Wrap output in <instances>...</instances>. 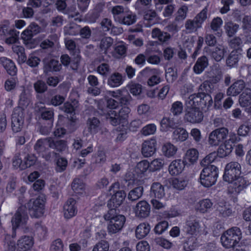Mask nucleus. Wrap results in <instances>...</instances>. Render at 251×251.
<instances>
[{"mask_svg": "<svg viewBox=\"0 0 251 251\" xmlns=\"http://www.w3.org/2000/svg\"><path fill=\"white\" fill-rule=\"evenodd\" d=\"M28 220V215L26 207L25 205L20 206L11 219L12 235L7 234L5 237L4 245L7 249L6 251H15V241L13 238L16 236L15 230L16 229L25 227Z\"/></svg>", "mask_w": 251, "mask_h": 251, "instance_id": "1", "label": "nucleus"}, {"mask_svg": "<svg viewBox=\"0 0 251 251\" xmlns=\"http://www.w3.org/2000/svg\"><path fill=\"white\" fill-rule=\"evenodd\" d=\"M241 238L242 233L240 229L235 226L223 233L221 237V241L225 248L229 249L239 244Z\"/></svg>", "mask_w": 251, "mask_h": 251, "instance_id": "2", "label": "nucleus"}, {"mask_svg": "<svg viewBox=\"0 0 251 251\" xmlns=\"http://www.w3.org/2000/svg\"><path fill=\"white\" fill-rule=\"evenodd\" d=\"M218 169L215 165H209L201 171L200 182L204 186L209 187L215 184L218 177Z\"/></svg>", "mask_w": 251, "mask_h": 251, "instance_id": "3", "label": "nucleus"}, {"mask_svg": "<svg viewBox=\"0 0 251 251\" xmlns=\"http://www.w3.org/2000/svg\"><path fill=\"white\" fill-rule=\"evenodd\" d=\"M44 197L40 196L36 200L31 199L27 203L26 208H28L31 216L39 218L44 213L45 201Z\"/></svg>", "mask_w": 251, "mask_h": 251, "instance_id": "4", "label": "nucleus"}, {"mask_svg": "<svg viewBox=\"0 0 251 251\" xmlns=\"http://www.w3.org/2000/svg\"><path fill=\"white\" fill-rule=\"evenodd\" d=\"M241 165L237 162H231L226 164L223 175V179L226 182L233 181L241 173Z\"/></svg>", "mask_w": 251, "mask_h": 251, "instance_id": "5", "label": "nucleus"}, {"mask_svg": "<svg viewBox=\"0 0 251 251\" xmlns=\"http://www.w3.org/2000/svg\"><path fill=\"white\" fill-rule=\"evenodd\" d=\"M19 32L15 29L9 28V23L5 22L0 26V36L6 37L5 42L7 44L16 43L19 39Z\"/></svg>", "mask_w": 251, "mask_h": 251, "instance_id": "6", "label": "nucleus"}, {"mask_svg": "<svg viewBox=\"0 0 251 251\" xmlns=\"http://www.w3.org/2000/svg\"><path fill=\"white\" fill-rule=\"evenodd\" d=\"M228 131L225 127H221L212 131L209 135L208 142L212 146H218L223 142L227 137Z\"/></svg>", "mask_w": 251, "mask_h": 251, "instance_id": "7", "label": "nucleus"}, {"mask_svg": "<svg viewBox=\"0 0 251 251\" xmlns=\"http://www.w3.org/2000/svg\"><path fill=\"white\" fill-rule=\"evenodd\" d=\"M126 221V218L124 215H119L117 218L109 221L107 226L108 234L112 235L120 232L122 230Z\"/></svg>", "mask_w": 251, "mask_h": 251, "instance_id": "8", "label": "nucleus"}, {"mask_svg": "<svg viewBox=\"0 0 251 251\" xmlns=\"http://www.w3.org/2000/svg\"><path fill=\"white\" fill-rule=\"evenodd\" d=\"M187 107L184 117L185 121L192 124L200 123L202 121L203 114L199 108Z\"/></svg>", "mask_w": 251, "mask_h": 251, "instance_id": "9", "label": "nucleus"}, {"mask_svg": "<svg viewBox=\"0 0 251 251\" xmlns=\"http://www.w3.org/2000/svg\"><path fill=\"white\" fill-rule=\"evenodd\" d=\"M200 228V220L197 216L191 215L187 218L184 228L187 234H196L199 232Z\"/></svg>", "mask_w": 251, "mask_h": 251, "instance_id": "10", "label": "nucleus"}, {"mask_svg": "<svg viewBox=\"0 0 251 251\" xmlns=\"http://www.w3.org/2000/svg\"><path fill=\"white\" fill-rule=\"evenodd\" d=\"M73 57L71 58L68 54H63L60 56L61 65L68 67L71 64V67L74 70H76L78 68L79 63L81 59V56L78 53H74L72 55Z\"/></svg>", "mask_w": 251, "mask_h": 251, "instance_id": "11", "label": "nucleus"}, {"mask_svg": "<svg viewBox=\"0 0 251 251\" xmlns=\"http://www.w3.org/2000/svg\"><path fill=\"white\" fill-rule=\"evenodd\" d=\"M228 182L230 183L229 188L231 189V193L237 194L239 193L250 184L249 181L245 177L240 176L234 179L233 181Z\"/></svg>", "mask_w": 251, "mask_h": 251, "instance_id": "12", "label": "nucleus"}, {"mask_svg": "<svg viewBox=\"0 0 251 251\" xmlns=\"http://www.w3.org/2000/svg\"><path fill=\"white\" fill-rule=\"evenodd\" d=\"M135 215L139 218L148 217L151 212V206L146 201H139L134 209Z\"/></svg>", "mask_w": 251, "mask_h": 251, "instance_id": "13", "label": "nucleus"}, {"mask_svg": "<svg viewBox=\"0 0 251 251\" xmlns=\"http://www.w3.org/2000/svg\"><path fill=\"white\" fill-rule=\"evenodd\" d=\"M242 49L232 50L226 59V65L230 68H237L238 62L242 57Z\"/></svg>", "mask_w": 251, "mask_h": 251, "instance_id": "14", "label": "nucleus"}, {"mask_svg": "<svg viewBox=\"0 0 251 251\" xmlns=\"http://www.w3.org/2000/svg\"><path fill=\"white\" fill-rule=\"evenodd\" d=\"M156 142L151 139L144 141L142 145L141 152L145 157H149L153 155L156 151Z\"/></svg>", "mask_w": 251, "mask_h": 251, "instance_id": "15", "label": "nucleus"}, {"mask_svg": "<svg viewBox=\"0 0 251 251\" xmlns=\"http://www.w3.org/2000/svg\"><path fill=\"white\" fill-rule=\"evenodd\" d=\"M33 245V238L30 236H22L17 242V246L15 245V251H26L30 249Z\"/></svg>", "mask_w": 251, "mask_h": 251, "instance_id": "16", "label": "nucleus"}, {"mask_svg": "<svg viewBox=\"0 0 251 251\" xmlns=\"http://www.w3.org/2000/svg\"><path fill=\"white\" fill-rule=\"evenodd\" d=\"M41 27L35 23H31L27 28L22 33V38L24 40L29 41L34 35L40 33Z\"/></svg>", "mask_w": 251, "mask_h": 251, "instance_id": "17", "label": "nucleus"}, {"mask_svg": "<svg viewBox=\"0 0 251 251\" xmlns=\"http://www.w3.org/2000/svg\"><path fill=\"white\" fill-rule=\"evenodd\" d=\"M126 197V194L123 190L117 191L114 194L111 199L108 201L107 206L110 207H118L123 202Z\"/></svg>", "mask_w": 251, "mask_h": 251, "instance_id": "18", "label": "nucleus"}, {"mask_svg": "<svg viewBox=\"0 0 251 251\" xmlns=\"http://www.w3.org/2000/svg\"><path fill=\"white\" fill-rule=\"evenodd\" d=\"M246 88V83L243 79L235 81L226 91V94L229 96H236Z\"/></svg>", "mask_w": 251, "mask_h": 251, "instance_id": "19", "label": "nucleus"}, {"mask_svg": "<svg viewBox=\"0 0 251 251\" xmlns=\"http://www.w3.org/2000/svg\"><path fill=\"white\" fill-rule=\"evenodd\" d=\"M75 203L76 201L73 198H70L65 203L63 208L64 215L66 219H70L76 214Z\"/></svg>", "mask_w": 251, "mask_h": 251, "instance_id": "20", "label": "nucleus"}, {"mask_svg": "<svg viewBox=\"0 0 251 251\" xmlns=\"http://www.w3.org/2000/svg\"><path fill=\"white\" fill-rule=\"evenodd\" d=\"M44 72L45 74H48L50 72H58L61 68L62 66L59 61L54 59H51L50 60L44 59Z\"/></svg>", "mask_w": 251, "mask_h": 251, "instance_id": "21", "label": "nucleus"}, {"mask_svg": "<svg viewBox=\"0 0 251 251\" xmlns=\"http://www.w3.org/2000/svg\"><path fill=\"white\" fill-rule=\"evenodd\" d=\"M49 137L39 139L34 145V149L39 155L41 156L49 151Z\"/></svg>", "mask_w": 251, "mask_h": 251, "instance_id": "22", "label": "nucleus"}, {"mask_svg": "<svg viewBox=\"0 0 251 251\" xmlns=\"http://www.w3.org/2000/svg\"><path fill=\"white\" fill-rule=\"evenodd\" d=\"M208 58L205 55L201 56L198 58L195 63L193 68V71L196 74H201L208 67Z\"/></svg>", "mask_w": 251, "mask_h": 251, "instance_id": "23", "label": "nucleus"}, {"mask_svg": "<svg viewBox=\"0 0 251 251\" xmlns=\"http://www.w3.org/2000/svg\"><path fill=\"white\" fill-rule=\"evenodd\" d=\"M186 163L181 159L175 160L171 162L169 166V171L173 176L177 175L181 173L184 168Z\"/></svg>", "mask_w": 251, "mask_h": 251, "instance_id": "24", "label": "nucleus"}, {"mask_svg": "<svg viewBox=\"0 0 251 251\" xmlns=\"http://www.w3.org/2000/svg\"><path fill=\"white\" fill-rule=\"evenodd\" d=\"M0 63L10 75L14 76L16 75L17 70L12 60L5 57H1L0 58Z\"/></svg>", "mask_w": 251, "mask_h": 251, "instance_id": "25", "label": "nucleus"}, {"mask_svg": "<svg viewBox=\"0 0 251 251\" xmlns=\"http://www.w3.org/2000/svg\"><path fill=\"white\" fill-rule=\"evenodd\" d=\"M164 187L159 182H154L151 187L150 195L154 198L161 199L165 196Z\"/></svg>", "mask_w": 251, "mask_h": 251, "instance_id": "26", "label": "nucleus"}, {"mask_svg": "<svg viewBox=\"0 0 251 251\" xmlns=\"http://www.w3.org/2000/svg\"><path fill=\"white\" fill-rule=\"evenodd\" d=\"M39 112L40 113L41 118L44 120L49 121V123H50V126H52L54 117L53 110L41 106L39 108Z\"/></svg>", "mask_w": 251, "mask_h": 251, "instance_id": "27", "label": "nucleus"}, {"mask_svg": "<svg viewBox=\"0 0 251 251\" xmlns=\"http://www.w3.org/2000/svg\"><path fill=\"white\" fill-rule=\"evenodd\" d=\"M151 230L150 225L147 223L139 224L136 227L135 235L137 238L142 239L147 236Z\"/></svg>", "mask_w": 251, "mask_h": 251, "instance_id": "28", "label": "nucleus"}, {"mask_svg": "<svg viewBox=\"0 0 251 251\" xmlns=\"http://www.w3.org/2000/svg\"><path fill=\"white\" fill-rule=\"evenodd\" d=\"M199 152L196 149H190L188 150L183 158L184 163L187 165L195 163L198 159Z\"/></svg>", "mask_w": 251, "mask_h": 251, "instance_id": "29", "label": "nucleus"}, {"mask_svg": "<svg viewBox=\"0 0 251 251\" xmlns=\"http://www.w3.org/2000/svg\"><path fill=\"white\" fill-rule=\"evenodd\" d=\"M24 119L22 116L14 113L11 118V126L12 130L14 132L20 131L23 126Z\"/></svg>", "mask_w": 251, "mask_h": 251, "instance_id": "30", "label": "nucleus"}, {"mask_svg": "<svg viewBox=\"0 0 251 251\" xmlns=\"http://www.w3.org/2000/svg\"><path fill=\"white\" fill-rule=\"evenodd\" d=\"M151 35L153 38H156L163 43L167 42L171 38L169 33L162 31L158 28H154L152 29Z\"/></svg>", "mask_w": 251, "mask_h": 251, "instance_id": "31", "label": "nucleus"}, {"mask_svg": "<svg viewBox=\"0 0 251 251\" xmlns=\"http://www.w3.org/2000/svg\"><path fill=\"white\" fill-rule=\"evenodd\" d=\"M49 138V148L56 150L57 151L62 152L64 151L66 147V141L64 140L53 139L50 137Z\"/></svg>", "mask_w": 251, "mask_h": 251, "instance_id": "32", "label": "nucleus"}, {"mask_svg": "<svg viewBox=\"0 0 251 251\" xmlns=\"http://www.w3.org/2000/svg\"><path fill=\"white\" fill-rule=\"evenodd\" d=\"M239 29V25L232 21H228L225 23L224 29L228 37H233Z\"/></svg>", "mask_w": 251, "mask_h": 251, "instance_id": "33", "label": "nucleus"}, {"mask_svg": "<svg viewBox=\"0 0 251 251\" xmlns=\"http://www.w3.org/2000/svg\"><path fill=\"white\" fill-rule=\"evenodd\" d=\"M124 82L122 75L119 73H114L108 77L107 84L111 87L120 86Z\"/></svg>", "mask_w": 251, "mask_h": 251, "instance_id": "34", "label": "nucleus"}, {"mask_svg": "<svg viewBox=\"0 0 251 251\" xmlns=\"http://www.w3.org/2000/svg\"><path fill=\"white\" fill-rule=\"evenodd\" d=\"M239 102L242 107H247L251 104V89L246 88L240 95Z\"/></svg>", "mask_w": 251, "mask_h": 251, "instance_id": "35", "label": "nucleus"}, {"mask_svg": "<svg viewBox=\"0 0 251 251\" xmlns=\"http://www.w3.org/2000/svg\"><path fill=\"white\" fill-rule=\"evenodd\" d=\"M113 43V39L110 37H104L102 38L98 45L99 51L103 53L107 54L108 50Z\"/></svg>", "mask_w": 251, "mask_h": 251, "instance_id": "36", "label": "nucleus"}, {"mask_svg": "<svg viewBox=\"0 0 251 251\" xmlns=\"http://www.w3.org/2000/svg\"><path fill=\"white\" fill-rule=\"evenodd\" d=\"M177 126V123L173 118L164 117L160 122L161 129L164 131H167L170 128L175 129Z\"/></svg>", "mask_w": 251, "mask_h": 251, "instance_id": "37", "label": "nucleus"}, {"mask_svg": "<svg viewBox=\"0 0 251 251\" xmlns=\"http://www.w3.org/2000/svg\"><path fill=\"white\" fill-rule=\"evenodd\" d=\"M233 146L229 143V141H226L224 144H222L219 147L217 151V155L221 158L225 157L228 155L232 151Z\"/></svg>", "mask_w": 251, "mask_h": 251, "instance_id": "38", "label": "nucleus"}, {"mask_svg": "<svg viewBox=\"0 0 251 251\" xmlns=\"http://www.w3.org/2000/svg\"><path fill=\"white\" fill-rule=\"evenodd\" d=\"M226 52L224 47L219 45L211 51V56L216 61L219 62L224 58Z\"/></svg>", "mask_w": 251, "mask_h": 251, "instance_id": "39", "label": "nucleus"}, {"mask_svg": "<svg viewBox=\"0 0 251 251\" xmlns=\"http://www.w3.org/2000/svg\"><path fill=\"white\" fill-rule=\"evenodd\" d=\"M222 75L223 74L221 69L215 67L212 69L209 73L208 75L209 80L207 81L212 84H216L221 79Z\"/></svg>", "mask_w": 251, "mask_h": 251, "instance_id": "40", "label": "nucleus"}, {"mask_svg": "<svg viewBox=\"0 0 251 251\" xmlns=\"http://www.w3.org/2000/svg\"><path fill=\"white\" fill-rule=\"evenodd\" d=\"M157 14L154 10H148L144 12V20L147 26H150L156 23Z\"/></svg>", "mask_w": 251, "mask_h": 251, "instance_id": "41", "label": "nucleus"}, {"mask_svg": "<svg viewBox=\"0 0 251 251\" xmlns=\"http://www.w3.org/2000/svg\"><path fill=\"white\" fill-rule=\"evenodd\" d=\"M136 21V15L130 11L126 10L119 23L130 25L134 24Z\"/></svg>", "mask_w": 251, "mask_h": 251, "instance_id": "42", "label": "nucleus"}, {"mask_svg": "<svg viewBox=\"0 0 251 251\" xmlns=\"http://www.w3.org/2000/svg\"><path fill=\"white\" fill-rule=\"evenodd\" d=\"M106 118L109 122L113 126H116L121 123H124L119 114L113 110H111L107 113Z\"/></svg>", "mask_w": 251, "mask_h": 251, "instance_id": "43", "label": "nucleus"}, {"mask_svg": "<svg viewBox=\"0 0 251 251\" xmlns=\"http://www.w3.org/2000/svg\"><path fill=\"white\" fill-rule=\"evenodd\" d=\"M87 125L89 131L92 134H95L100 129V122L96 118H90L87 121Z\"/></svg>", "mask_w": 251, "mask_h": 251, "instance_id": "44", "label": "nucleus"}, {"mask_svg": "<svg viewBox=\"0 0 251 251\" xmlns=\"http://www.w3.org/2000/svg\"><path fill=\"white\" fill-rule=\"evenodd\" d=\"M188 137V133L183 128H177L173 133V140L176 142L184 141Z\"/></svg>", "mask_w": 251, "mask_h": 251, "instance_id": "45", "label": "nucleus"}, {"mask_svg": "<svg viewBox=\"0 0 251 251\" xmlns=\"http://www.w3.org/2000/svg\"><path fill=\"white\" fill-rule=\"evenodd\" d=\"M202 93L200 92L190 95L186 100L187 107H198L199 101L201 100Z\"/></svg>", "mask_w": 251, "mask_h": 251, "instance_id": "46", "label": "nucleus"}, {"mask_svg": "<svg viewBox=\"0 0 251 251\" xmlns=\"http://www.w3.org/2000/svg\"><path fill=\"white\" fill-rule=\"evenodd\" d=\"M118 101L122 106H128L131 104L132 99L127 90L122 89Z\"/></svg>", "mask_w": 251, "mask_h": 251, "instance_id": "47", "label": "nucleus"}, {"mask_svg": "<svg viewBox=\"0 0 251 251\" xmlns=\"http://www.w3.org/2000/svg\"><path fill=\"white\" fill-rule=\"evenodd\" d=\"M143 191V186L136 187L129 192L127 199L131 201H136L142 197Z\"/></svg>", "mask_w": 251, "mask_h": 251, "instance_id": "48", "label": "nucleus"}, {"mask_svg": "<svg viewBox=\"0 0 251 251\" xmlns=\"http://www.w3.org/2000/svg\"><path fill=\"white\" fill-rule=\"evenodd\" d=\"M78 106V101L75 100L71 102H66L60 107V109L67 113L75 114V111Z\"/></svg>", "mask_w": 251, "mask_h": 251, "instance_id": "49", "label": "nucleus"}, {"mask_svg": "<svg viewBox=\"0 0 251 251\" xmlns=\"http://www.w3.org/2000/svg\"><path fill=\"white\" fill-rule=\"evenodd\" d=\"M76 121L75 117L74 116H70L66 119L64 126L67 130L68 133H72L76 130L77 128Z\"/></svg>", "mask_w": 251, "mask_h": 251, "instance_id": "50", "label": "nucleus"}, {"mask_svg": "<svg viewBox=\"0 0 251 251\" xmlns=\"http://www.w3.org/2000/svg\"><path fill=\"white\" fill-rule=\"evenodd\" d=\"M126 11L124 7L121 5L114 6L111 9V12L114 20L119 23Z\"/></svg>", "mask_w": 251, "mask_h": 251, "instance_id": "51", "label": "nucleus"}, {"mask_svg": "<svg viewBox=\"0 0 251 251\" xmlns=\"http://www.w3.org/2000/svg\"><path fill=\"white\" fill-rule=\"evenodd\" d=\"M177 148L170 143L165 144L162 148L163 154L167 157H171L175 155Z\"/></svg>", "mask_w": 251, "mask_h": 251, "instance_id": "52", "label": "nucleus"}, {"mask_svg": "<svg viewBox=\"0 0 251 251\" xmlns=\"http://www.w3.org/2000/svg\"><path fill=\"white\" fill-rule=\"evenodd\" d=\"M213 103L212 98L210 95L202 94L201 100L199 101V104L198 108L204 109H208L212 105Z\"/></svg>", "mask_w": 251, "mask_h": 251, "instance_id": "53", "label": "nucleus"}, {"mask_svg": "<svg viewBox=\"0 0 251 251\" xmlns=\"http://www.w3.org/2000/svg\"><path fill=\"white\" fill-rule=\"evenodd\" d=\"M185 28L188 31L189 33L196 31L198 28L201 27L195 19L193 20H188L185 24Z\"/></svg>", "mask_w": 251, "mask_h": 251, "instance_id": "54", "label": "nucleus"}, {"mask_svg": "<svg viewBox=\"0 0 251 251\" xmlns=\"http://www.w3.org/2000/svg\"><path fill=\"white\" fill-rule=\"evenodd\" d=\"M188 184V180L183 177L176 178L173 180V187L178 190L183 189Z\"/></svg>", "mask_w": 251, "mask_h": 251, "instance_id": "55", "label": "nucleus"}, {"mask_svg": "<svg viewBox=\"0 0 251 251\" xmlns=\"http://www.w3.org/2000/svg\"><path fill=\"white\" fill-rule=\"evenodd\" d=\"M65 100V98L63 96L56 95L52 97L50 99L46 101L48 104H51L56 106L62 104Z\"/></svg>", "mask_w": 251, "mask_h": 251, "instance_id": "56", "label": "nucleus"}, {"mask_svg": "<svg viewBox=\"0 0 251 251\" xmlns=\"http://www.w3.org/2000/svg\"><path fill=\"white\" fill-rule=\"evenodd\" d=\"M79 26L75 24H70L64 27V33L66 35L75 36L79 33Z\"/></svg>", "mask_w": 251, "mask_h": 251, "instance_id": "57", "label": "nucleus"}, {"mask_svg": "<svg viewBox=\"0 0 251 251\" xmlns=\"http://www.w3.org/2000/svg\"><path fill=\"white\" fill-rule=\"evenodd\" d=\"M213 203L209 199H205L200 201L198 210L201 213H205L210 210L212 206Z\"/></svg>", "mask_w": 251, "mask_h": 251, "instance_id": "58", "label": "nucleus"}, {"mask_svg": "<svg viewBox=\"0 0 251 251\" xmlns=\"http://www.w3.org/2000/svg\"><path fill=\"white\" fill-rule=\"evenodd\" d=\"M213 89L212 83L208 81H204L200 86L199 90L201 91L200 93L205 95H210Z\"/></svg>", "mask_w": 251, "mask_h": 251, "instance_id": "59", "label": "nucleus"}, {"mask_svg": "<svg viewBox=\"0 0 251 251\" xmlns=\"http://www.w3.org/2000/svg\"><path fill=\"white\" fill-rule=\"evenodd\" d=\"M164 162L160 159H155L150 163V172H155L160 170L163 166Z\"/></svg>", "mask_w": 251, "mask_h": 251, "instance_id": "60", "label": "nucleus"}, {"mask_svg": "<svg viewBox=\"0 0 251 251\" xmlns=\"http://www.w3.org/2000/svg\"><path fill=\"white\" fill-rule=\"evenodd\" d=\"M183 104L179 101H176L174 102L170 109V111L173 113V115L178 116L182 113Z\"/></svg>", "mask_w": 251, "mask_h": 251, "instance_id": "61", "label": "nucleus"}, {"mask_svg": "<svg viewBox=\"0 0 251 251\" xmlns=\"http://www.w3.org/2000/svg\"><path fill=\"white\" fill-rule=\"evenodd\" d=\"M165 77L168 82L173 83L177 78V72L173 68L170 67L166 70Z\"/></svg>", "mask_w": 251, "mask_h": 251, "instance_id": "62", "label": "nucleus"}, {"mask_svg": "<svg viewBox=\"0 0 251 251\" xmlns=\"http://www.w3.org/2000/svg\"><path fill=\"white\" fill-rule=\"evenodd\" d=\"M33 86L35 91L40 94L44 93L48 89L47 83L42 80H38L36 81Z\"/></svg>", "mask_w": 251, "mask_h": 251, "instance_id": "63", "label": "nucleus"}, {"mask_svg": "<svg viewBox=\"0 0 251 251\" xmlns=\"http://www.w3.org/2000/svg\"><path fill=\"white\" fill-rule=\"evenodd\" d=\"M109 249V243L105 240H101L94 246L92 251H107Z\"/></svg>", "mask_w": 251, "mask_h": 251, "instance_id": "64", "label": "nucleus"}]
</instances>
